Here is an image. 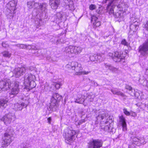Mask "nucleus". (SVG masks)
Here are the masks:
<instances>
[{"label": "nucleus", "instance_id": "f257e3e1", "mask_svg": "<svg viewBox=\"0 0 148 148\" xmlns=\"http://www.w3.org/2000/svg\"><path fill=\"white\" fill-rule=\"evenodd\" d=\"M66 68L70 69H71L72 70L76 72V74L80 75L83 74L85 75H87L90 73V71H85L80 72L82 69L81 65L80 64H79L77 62H72L70 63L67 64L66 66Z\"/></svg>", "mask_w": 148, "mask_h": 148}, {"label": "nucleus", "instance_id": "f03ea898", "mask_svg": "<svg viewBox=\"0 0 148 148\" xmlns=\"http://www.w3.org/2000/svg\"><path fill=\"white\" fill-rule=\"evenodd\" d=\"M76 134V132L72 128H69L65 129L63 134L65 142L68 144L71 143L75 140Z\"/></svg>", "mask_w": 148, "mask_h": 148}, {"label": "nucleus", "instance_id": "7ed1b4c3", "mask_svg": "<svg viewBox=\"0 0 148 148\" xmlns=\"http://www.w3.org/2000/svg\"><path fill=\"white\" fill-rule=\"evenodd\" d=\"M35 79V75L31 74L26 75L24 78V84L25 86V88L30 90L34 88L36 84L34 80Z\"/></svg>", "mask_w": 148, "mask_h": 148}, {"label": "nucleus", "instance_id": "20e7f679", "mask_svg": "<svg viewBox=\"0 0 148 148\" xmlns=\"http://www.w3.org/2000/svg\"><path fill=\"white\" fill-rule=\"evenodd\" d=\"M15 119L14 114L9 112L3 116L1 120L4 122L5 124L8 125L14 121Z\"/></svg>", "mask_w": 148, "mask_h": 148}, {"label": "nucleus", "instance_id": "39448f33", "mask_svg": "<svg viewBox=\"0 0 148 148\" xmlns=\"http://www.w3.org/2000/svg\"><path fill=\"white\" fill-rule=\"evenodd\" d=\"M103 143L101 140L92 139L88 143V148H100L102 146Z\"/></svg>", "mask_w": 148, "mask_h": 148}, {"label": "nucleus", "instance_id": "423d86ee", "mask_svg": "<svg viewBox=\"0 0 148 148\" xmlns=\"http://www.w3.org/2000/svg\"><path fill=\"white\" fill-rule=\"evenodd\" d=\"M112 58L115 62H119L124 60L125 57V54H123L121 52L115 51L112 54Z\"/></svg>", "mask_w": 148, "mask_h": 148}, {"label": "nucleus", "instance_id": "0eeeda50", "mask_svg": "<svg viewBox=\"0 0 148 148\" xmlns=\"http://www.w3.org/2000/svg\"><path fill=\"white\" fill-rule=\"evenodd\" d=\"M139 52L143 56L148 55V38L139 47Z\"/></svg>", "mask_w": 148, "mask_h": 148}, {"label": "nucleus", "instance_id": "6e6552de", "mask_svg": "<svg viewBox=\"0 0 148 148\" xmlns=\"http://www.w3.org/2000/svg\"><path fill=\"white\" fill-rule=\"evenodd\" d=\"M11 84L13 83L10 80L2 81L0 82V88L4 91L7 90L10 88Z\"/></svg>", "mask_w": 148, "mask_h": 148}, {"label": "nucleus", "instance_id": "1a4fd4ad", "mask_svg": "<svg viewBox=\"0 0 148 148\" xmlns=\"http://www.w3.org/2000/svg\"><path fill=\"white\" fill-rule=\"evenodd\" d=\"M26 69L25 67L15 68L13 71L14 75L16 77H18L22 75L26 71Z\"/></svg>", "mask_w": 148, "mask_h": 148}, {"label": "nucleus", "instance_id": "9d476101", "mask_svg": "<svg viewBox=\"0 0 148 148\" xmlns=\"http://www.w3.org/2000/svg\"><path fill=\"white\" fill-rule=\"evenodd\" d=\"M19 83L18 82H14L13 83V85L11 84V87L12 89L10 94L16 95L18 94L19 91V89L18 88Z\"/></svg>", "mask_w": 148, "mask_h": 148}, {"label": "nucleus", "instance_id": "9b49d317", "mask_svg": "<svg viewBox=\"0 0 148 148\" xmlns=\"http://www.w3.org/2000/svg\"><path fill=\"white\" fill-rule=\"evenodd\" d=\"M16 4L17 2L14 0L10 1L7 4L6 6L8 9L10 11V13L11 14L15 13V11L16 9Z\"/></svg>", "mask_w": 148, "mask_h": 148}, {"label": "nucleus", "instance_id": "f8f14e48", "mask_svg": "<svg viewBox=\"0 0 148 148\" xmlns=\"http://www.w3.org/2000/svg\"><path fill=\"white\" fill-rule=\"evenodd\" d=\"M47 4L45 3H38V6L37 9V13L38 14L40 13L45 12L47 10Z\"/></svg>", "mask_w": 148, "mask_h": 148}, {"label": "nucleus", "instance_id": "ddd939ff", "mask_svg": "<svg viewBox=\"0 0 148 148\" xmlns=\"http://www.w3.org/2000/svg\"><path fill=\"white\" fill-rule=\"evenodd\" d=\"M132 143L137 146H139L141 144H144L146 143L143 137L138 138V137L134 138L132 140Z\"/></svg>", "mask_w": 148, "mask_h": 148}, {"label": "nucleus", "instance_id": "4468645a", "mask_svg": "<svg viewBox=\"0 0 148 148\" xmlns=\"http://www.w3.org/2000/svg\"><path fill=\"white\" fill-rule=\"evenodd\" d=\"M27 5L29 9L34 8L37 9L38 6V3L35 2L34 0L30 1L27 2Z\"/></svg>", "mask_w": 148, "mask_h": 148}, {"label": "nucleus", "instance_id": "2eb2a0df", "mask_svg": "<svg viewBox=\"0 0 148 148\" xmlns=\"http://www.w3.org/2000/svg\"><path fill=\"white\" fill-rule=\"evenodd\" d=\"M119 117V122L122 125L123 131H126L127 130V124L125 118L123 115L120 116Z\"/></svg>", "mask_w": 148, "mask_h": 148}, {"label": "nucleus", "instance_id": "dca6fc26", "mask_svg": "<svg viewBox=\"0 0 148 148\" xmlns=\"http://www.w3.org/2000/svg\"><path fill=\"white\" fill-rule=\"evenodd\" d=\"M27 106V105L24 102H22L21 103H17L14 104L13 109L16 111L21 110L24 107H26Z\"/></svg>", "mask_w": 148, "mask_h": 148}, {"label": "nucleus", "instance_id": "f3484780", "mask_svg": "<svg viewBox=\"0 0 148 148\" xmlns=\"http://www.w3.org/2000/svg\"><path fill=\"white\" fill-rule=\"evenodd\" d=\"M60 2V0H50L49 5L52 9H56L58 7Z\"/></svg>", "mask_w": 148, "mask_h": 148}, {"label": "nucleus", "instance_id": "a211bd4d", "mask_svg": "<svg viewBox=\"0 0 148 148\" xmlns=\"http://www.w3.org/2000/svg\"><path fill=\"white\" fill-rule=\"evenodd\" d=\"M13 140H10L3 136L2 138L1 147H5L8 146L12 142Z\"/></svg>", "mask_w": 148, "mask_h": 148}, {"label": "nucleus", "instance_id": "6ab92c4d", "mask_svg": "<svg viewBox=\"0 0 148 148\" xmlns=\"http://www.w3.org/2000/svg\"><path fill=\"white\" fill-rule=\"evenodd\" d=\"M116 1V0H114L112 1H111L110 2L107 7V9L109 11V13L110 14H114V8L115 5L114 1Z\"/></svg>", "mask_w": 148, "mask_h": 148}, {"label": "nucleus", "instance_id": "aec40b11", "mask_svg": "<svg viewBox=\"0 0 148 148\" xmlns=\"http://www.w3.org/2000/svg\"><path fill=\"white\" fill-rule=\"evenodd\" d=\"M9 99L8 98L5 99H1L0 100V109L1 110L5 108L7 106V103L8 102Z\"/></svg>", "mask_w": 148, "mask_h": 148}, {"label": "nucleus", "instance_id": "412c9836", "mask_svg": "<svg viewBox=\"0 0 148 148\" xmlns=\"http://www.w3.org/2000/svg\"><path fill=\"white\" fill-rule=\"evenodd\" d=\"M84 96L82 94H78L77 97L76 99L75 102L79 103H82L84 101Z\"/></svg>", "mask_w": 148, "mask_h": 148}, {"label": "nucleus", "instance_id": "4be33fe9", "mask_svg": "<svg viewBox=\"0 0 148 148\" xmlns=\"http://www.w3.org/2000/svg\"><path fill=\"white\" fill-rule=\"evenodd\" d=\"M58 106L57 100L56 99H55L54 98H52L51 99V103H50V107L52 108L54 107H57Z\"/></svg>", "mask_w": 148, "mask_h": 148}, {"label": "nucleus", "instance_id": "5701e85b", "mask_svg": "<svg viewBox=\"0 0 148 148\" xmlns=\"http://www.w3.org/2000/svg\"><path fill=\"white\" fill-rule=\"evenodd\" d=\"M65 3L68 5L70 10L73 9L74 8L73 3L72 0H64Z\"/></svg>", "mask_w": 148, "mask_h": 148}, {"label": "nucleus", "instance_id": "b1692460", "mask_svg": "<svg viewBox=\"0 0 148 148\" xmlns=\"http://www.w3.org/2000/svg\"><path fill=\"white\" fill-rule=\"evenodd\" d=\"M13 134L11 132H6L4 133L3 136L10 140H13Z\"/></svg>", "mask_w": 148, "mask_h": 148}, {"label": "nucleus", "instance_id": "393cba45", "mask_svg": "<svg viewBox=\"0 0 148 148\" xmlns=\"http://www.w3.org/2000/svg\"><path fill=\"white\" fill-rule=\"evenodd\" d=\"M140 83L142 84L144 86H148V81L146 79L144 78L143 79H141L140 78L139 79Z\"/></svg>", "mask_w": 148, "mask_h": 148}, {"label": "nucleus", "instance_id": "a878e982", "mask_svg": "<svg viewBox=\"0 0 148 148\" xmlns=\"http://www.w3.org/2000/svg\"><path fill=\"white\" fill-rule=\"evenodd\" d=\"M1 54L4 57L8 58H10L11 56V53L8 51H3Z\"/></svg>", "mask_w": 148, "mask_h": 148}, {"label": "nucleus", "instance_id": "bb28decb", "mask_svg": "<svg viewBox=\"0 0 148 148\" xmlns=\"http://www.w3.org/2000/svg\"><path fill=\"white\" fill-rule=\"evenodd\" d=\"M74 53H80L82 51V48L79 47L74 46Z\"/></svg>", "mask_w": 148, "mask_h": 148}, {"label": "nucleus", "instance_id": "cd10ccee", "mask_svg": "<svg viewBox=\"0 0 148 148\" xmlns=\"http://www.w3.org/2000/svg\"><path fill=\"white\" fill-rule=\"evenodd\" d=\"M106 114L104 113H101L99 114L96 117L97 119L102 120L106 117Z\"/></svg>", "mask_w": 148, "mask_h": 148}, {"label": "nucleus", "instance_id": "c85d7f7f", "mask_svg": "<svg viewBox=\"0 0 148 148\" xmlns=\"http://www.w3.org/2000/svg\"><path fill=\"white\" fill-rule=\"evenodd\" d=\"M96 58L97 59L96 61H98L99 62H101L103 60L104 58L102 57V56L100 55H96Z\"/></svg>", "mask_w": 148, "mask_h": 148}, {"label": "nucleus", "instance_id": "c756f323", "mask_svg": "<svg viewBox=\"0 0 148 148\" xmlns=\"http://www.w3.org/2000/svg\"><path fill=\"white\" fill-rule=\"evenodd\" d=\"M93 25L94 27H99L101 25V24L99 21H98L96 22H93Z\"/></svg>", "mask_w": 148, "mask_h": 148}, {"label": "nucleus", "instance_id": "7c9ffc66", "mask_svg": "<svg viewBox=\"0 0 148 148\" xmlns=\"http://www.w3.org/2000/svg\"><path fill=\"white\" fill-rule=\"evenodd\" d=\"M53 85L55 86V87L57 89H58L60 88L62 84L60 82H58L54 83Z\"/></svg>", "mask_w": 148, "mask_h": 148}, {"label": "nucleus", "instance_id": "2f4dec72", "mask_svg": "<svg viewBox=\"0 0 148 148\" xmlns=\"http://www.w3.org/2000/svg\"><path fill=\"white\" fill-rule=\"evenodd\" d=\"M96 55H94L90 56L89 57L90 60L93 62L95 60L96 61Z\"/></svg>", "mask_w": 148, "mask_h": 148}, {"label": "nucleus", "instance_id": "473e14b6", "mask_svg": "<svg viewBox=\"0 0 148 148\" xmlns=\"http://www.w3.org/2000/svg\"><path fill=\"white\" fill-rule=\"evenodd\" d=\"M121 44L126 46H127L128 45V43L127 42L126 40L125 39H123L122 40Z\"/></svg>", "mask_w": 148, "mask_h": 148}, {"label": "nucleus", "instance_id": "72a5a7b5", "mask_svg": "<svg viewBox=\"0 0 148 148\" xmlns=\"http://www.w3.org/2000/svg\"><path fill=\"white\" fill-rule=\"evenodd\" d=\"M110 128V125L109 124L107 125H106L104 127H101V129L105 131L108 130Z\"/></svg>", "mask_w": 148, "mask_h": 148}, {"label": "nucleus", "instance_id": "f704fd0d", "mask_svg": "<svg viewBox=\"0 0 148 148\" xmlns=\"http://www.w3.org/2000/svg\"><path fill=\"white\" fill-rule=\"evenodd\" d=\"M56 16L57 17L56 19H61L62 17V15L60 12H58L56 14Z\"/></svg>", "mask_w": 148, "mask_h": 148}, {"label": "nucleus", "instance_id": "c9c22d12", "mask_svg": "<svg viewBox=\"0 0 148 148\" xmlns=\"http://www.w3.org/2000/svg\"><path fill=\"white\" fill-rule=\"evenodd\" d=\"M29 46V45H27L25 44H21L20 48L21 49H25L28 48V47Z\"/></svg>", "mask_w": 148, "mask_h": 148}, {"label": "nucleus", "instance_id": "e433bc0d", "mask_svg": "<svg viewBox=\"0 0 148 148\" xmlns=\"http://www.w3.org/2000/svg\"><path fill=\"white\" fill-rule=\"evenodd\" d=\"M123 113L127 116H129L130 115V112L128 111L126 108H124L123 109Z\"/></svg>", "mask_w": 148, "mask_h": 148}, {"label": "nucleus", "instance_id": "4c0bfd02", "mask_svg": "<svg viewBox=\"0 0 148 148\" xmlns=\"http://www.w3.org/2000/svg\"><path fill=\"white\" fill-rule=\"evenodd\" d=\"M65 42V41L63 40L62 38H60L59 39H58L56 40L57 44L59 43H64Z\"/></svg>", "mask_w": 148, "mask_h": 148}, {"label": "nucleus", "instance_id": "58836bf2", "mask_svg": "<svg viewBox=\"0 0 148 148\" xmlns=\"http://www.w3.org/2000/svg\"><path fill=\"white\" fill-rule=\"evenodd\" d=\"M116 95H120L122 97H126V95L123 94L122 92H121L120 91H118L117 92V93H116Z\"/></svg>", "mask_w": 148, "mask_h": 148}, {"label": "nucleus", "instance_id": "ea45409f", "mask_svg": "<svg viewBox=\"0 0 148 148\" xmlns=\"http://www.w3.org/2000/svg\"><path fill=\"white\" fill-rule=\"evenodd\" d=\"M98 21V18L95 16H93L92 17L91 21L92 22H96Z\"/></svg>", "mask_w": 148, "mask_h": 148}, {"label": "nucleus", "instance_id": "a19ab883", "mask_svg": "<svg viewBox=\"0 0 148 148\" xmlns=\"http://www.w3.org/2000/svg\"><path fill=\"white\" fill-rule=\"evenodd\" d=\"M103 66L105 67V68L106 69L110 70L111 65H110L109 64L104 63L103 64Z\"/></svg>", "mask_w": 148, "mask_h": 148}, {"label": "nucleus", "instance_id": "79ce46f5", "mask_svg": "<svg viewBox=\"0 0 148 148\" xmlns=\"http://www.w3.org/2000/svg\"><path fill=\"white\" fill-rule=\"evenodd\" d=\"M60 97V95L59 94L55 93H54L52 97L53 98H54L55 99H57Z\"/></svg>", "mask_w": 148, "mask_h": 148}, {"label": "nucleus", "instance_id": "37998d69", "mask_svg": "<svg viewBox=\"0 0 148 148\" xmlns=\"http://www.w3.org/2000/svg\"><path fill=\"white\" fill-rule=\"evenodd\" d=\"M109 70L112 72H115L117 70V69L116 68L111 66Z\"/></svg>", "mask_w": 148, "mask_h": 148}, {"label": "nucleus", "instance_id": "c03bdc74", "mask_svg": "<svg viewBox=\"0 0 148 148\" xmlns=\"http://www.w3.org/2000/svg\"><path fill=\"white\" fill-rule=\"evenodd\" d=\"M96 8V7L94 5L91 4L89 6V9L91 10H93Z\"/></svg>", "mask_w": 148, "mask_h": 148}, {"label": "nucleus", "instance_id": "a18cd8bd", "mask_svg": "<svg viewBox=\"0 0 148 148\" xmlns=\"http://www.w3.org/2000/svg\"><path fill=\"white\" fill-rule=\"evenodd\" d=\"M130 115H131L132 116L134 117H136L137 116V114L135 112L133 111L131 112L130 113Z\"/></svg>", "mask_w": 148, "mask_h": 148}, {"label": "nucleus", "instance_id": "49530a36", "mask_svg": "<svg viewBox=\"0 0 148 148\" xmlns=\"http://www.w3.org/2000/svg\"><path fill=\"white\" fill-rule=\"evenodd\" d=\"M125 88L128 90L130 91H131L132 90V88L130 86L128 85H126L125 86Z\"/></svg>", "mask_w": 148, "mask_h": 148}, {"label": "nucleus", "instance_id": "de8ad7c7", "mask_svg": "<svg viewBox=\"0 0 148 148\" xmlns=\"http://www.w3.org/2000/svg\"><path fill=\"white\" fill-rule=\"evenodd\" d=\"M121 16V13L119 12H117L115 14V16L117 18H120Z\"/></svg>", "mask_w": 148, "mask_h": 148}, {"label": "nucleus", "instance_id": "09e8293b", "mask_svg": "<svg viewBox=\"0 0 148 148\" xmlns=\"http://www.w3.org/2000/svg\"><path fill=\"white\" fill-rule=\"evenodd\" d=\"M71 53H74V46H70Z\"/></svg>", "mask_w": 148, "mask_h": 148}, {"label": "nucleus", "instance_id": "8fccbe9b", "mask_svg": "<svg viewBox=\"0 0 148 148\" xmlns=\"http://www.w3.org/2000/svg\"><path fill=\"white\" fill-rule=\"evenodd\" d=\"M66 52L68 53H71V49L70 48V46L69 47H66Z\"/></svg>", "mask_w": 148, "mask_h": 148}, {"label": "nucleus", "instance_id": "3c124183", "mask_svg": "<svg viewBox=\"0 0 148 148\" xmlns=\"http://www.w3.org/2000/svg\"><path fill=\"white\" fill-rule=\"evenodd\" d=\"M112 92L114 95H116L118 91H116L115 89H112L111 90Z\"/></svg>", "mask_w": 148, "mask_h": 148}, {"label": "nucleus", "instance_id": "603ef678", "mask_svg": "<svg viewBox=\"0 0 148 148\" xmlns=\"http://www.w3.org/2000/svg\"><path fill=\"white\" fill-rule=\"evenodd\" d=\"M48 122L49 124H50L51 123V117H49L47 119Z\"/></svg>", "mask_w": 148, "mask_h": 148}, {"label": "nucleus", "instance_id": "864d4df0", "mask_svg": "<svg viewBox=\"0 0 148 148\" xmlns=\"http://www.w3.org/2000/svg\"><path fill=\"white\" fill-rule=\"evenodd\" d=\"M21 44H15V45H13V46H14L17 47H19L20 49Z\"/></svg>", "mask_w": 148, "mask_h": 148}, {"label": "nucleus", "instance_id": "5fc2aeb1", "mask_svg": "<svg viewBox=\"0 0 148 148\" xmlns=\"http://www.w3.org/2000/svg\"><path fill=\"white\" fill-rule=\"evenodd\" d=\"M93 84H94V86H97L98 85L97 83L96 82L93 81Z\"/></svg>", "mask_w": 148, "mask_h": 148}, {"label": "nucleus", "instance_id": "6e6d98bb", "mask_svg": "<svg viewBox=\"0 0 148 148\" xmlns=\"http://www.w3.org/2000/svg\"><path fill=\"white\" fill-rule=\"evenodd\" d=\"M145 28L148 29V21H147L145 25Z\"/></svg>", "mask_w": 148, "mask_h": 148}, {"label": "nucleus", "instance_id": "4d7b16f0", "mask_svg": "<svg viewBox=\"0 0 148 148\" xmlns=\"http://www.w3.org/2000/svg\"><path fill=\"white\" fill-rule=\"evenodd\" d=\"M84 121L83 120H82V121H79V122L78 123V124L79 125H81L82 122H84Z\"/></svg>", "mask_w": 148, "mask_h": 148}, {"label": "nucleus", "instance_id": "13d9d810", "mask_svg": "<svg viewBox=\"0 0 148 148\" xmlns=\"http://www.w3.org/2000/svg\"><path fill=\"white\" fill-rule=\"evenodd\" d=\"M145 108H147V109L148 110V103L147 104H145Z\"/></svg>", "mask_w": 148, "mask_h": 148}, {"label": "nucleus", "instance_id": "bf43d9fd", "mask_svg": "<svg viewBox=\"0 0 148 148\" xmlns=\"http://www.w3.org/2000/svg\"><path fill=\"white\" fill-rule=\"evenodd\" d=\"M134 25L135 26V29H137L138 27V25Z\"/></svg>", "mask_w": 148, "mask_h": 148}, {"label": "nucleus", "instance_id": "052dcab7", "mask_svg": "<svg viewBox=\"0 0 148 148\" xmlns=\"http://www.w3.org/2000/svg\"><path fill=\"white\" fill-rule=\"evenodd\" d=\"M5 44V42H3L2 43V45L3 47H5L6 46H5L4 45Z\"/></svg>", "mask_w": 148, "mask_h": 148}, {"label": "nucleus", "instance_id": "680f3d73", "mask_svg": "<svg viewBox=\"0 0 148 148\" xmlns=\"http://www.w3.org/2000/svg\"><path fill=\"white\" fill-rule=\"evenodd\" d=\"M11 42H14V43H16V41H12Z\"/></svg>", "mask_w": 148, "mask_h": 148}, {"label": "nucleus", "instance_id": "e2e57ef3", "mask_svg": "<svg viewBox=\"0 0 148 148\" xmlns=\"http://www.w3.org/2000/svg\"><path fill=\"white\" fill-rule=\"evenodd\" d=\"M128 148H131V146H129Z\"/></svg>", "mask_w": 148, "mask_h": 148}, {"label": "nucleus", "instance_id": "0e129e2a", "mask_svg": "<svg viewBox=\"0 0 148 148\" xmlns=\"http://www.w3.org/2000/svg\"><path fill=\"white\" fill-rule=\"evenodd\" d=\"M108 122V121H106V123H107V122Z\"/></svg>", "mask_w": 148, "mask_h": 148}, {"label": "nucleus", "instance_id": "69168bd1", "mask_svg": "<svg viewBox=\"0 0 148 148\" xmlns=\"http://www.w3.org/2000/svg\"><path fill=\"white\" fill-rule=\"evenodd\" d=\"M131 95H132L131 93H130Z\"/></svg>", "mask_w": 148, "mask_h": 148}, {"label": "nucleus", "instance_id": "338daca9", "mask_svg": "<svg viewBox=\"0 0 148 148\" xmlns=\"http://www.w3.org/2000/svg\"><path fill=\"white\" fill-rule=\"evenodd\" d=\"M1 89L0 88V91L1 90Z\"/></svg>", "mask_w": 148, "mask_h": 148}]
</instances>
